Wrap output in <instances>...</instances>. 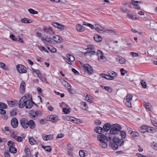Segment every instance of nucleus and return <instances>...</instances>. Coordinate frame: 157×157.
Here are the masks:
<instances>
[{"label": "nucleus", "mask_w": 157, "mask_h": 157, "mask_svg": "<svg viewBox=\"0 0 157 157\" xmlns=\"http://www.w3.org/2000/svg\"><path fill=\"white\" fill-rule=\"evenodd\" d=\"M7 107V105L5 103L0 102V108L2 109H6Z\"/></svg>", "instance_id": "46"}, {"label": "nucleus", "mask_w": 157, "mask_h": 157, "mask_svg": "<svg viewBox=\"0 0 157 157\" xmlns=\"http://www.w3.org/2000/svg\"><path fill=\"white\" fill-rule=\"evenodd\" d=\"M118 62L121 64H123L126 63V60L124 58L119 57L118 58Z\"/></svg>", "instance_id": "37"}, {"label": "nucleus", "mask_w": 157, "mask_h": 157, "mask_svg": "<svg viewBox=\"0 0 157 157\" xmlns=\"http://www.w3.org/2000/svg\"><path fill=\"white\" fill-rule=\"evenodd\" d=\"M29 142L32 145L36 144V141L33 137H30L29 138Z\"/></svg>", "instance_id": "36"}, {"label": "nucleus", "mask_w": 157, "mask_h": 157, "mask_svg": "<svg viewBox=\"0 0 157 157\" xmlns=\"http://www.w3.org/2000/svg\"><path fill=\"white\" fill-rule=\"evenodd\" d=\"M139 130L142 133L146 132L150 133L153 131L152 127L144 125L139 127Z\"/></svg>", "instance_id": "4"}, {"label": "nucleus", "mask_w": 157, "mask_h": 157, "mask_svg": "<svg viewBox=\"0 0 157 157\" xmlns=\"http://www.w3.org/2000/svg\"><path fill=\"white\" fill-rule=\"evenodd\" d=\"M94 48L93 45H89L88 46V48L86 49V50L87 51L94 50Z\"/></svg>", "instance_id": "52"}, {"label": "nucleus", "mask_w": 157, "mask_h": 157, "mask_svg": "<svg viewBox=\"0 0 157 157\" xmlns=\"http://www.w3.org/2000/svg\"><path fill=\"white\" fill-rule=\"evenodd\" d=\"M118 138L113 137V141L110 143L109 145L112 149L114 150H117L118 148Z\"/></svg>", "instance_id": "5"}, {"label": "nucleus", "mask_w": 157, "mask_h": 157, "mask_svg": "<svg viewBox=\"0 0 157 157\" xmlns=\"http://www.w3.org/2000/svg\"><path fill=\"white\" fill-rule=\"evenodd\" d=\"M41 38L42 40H44L52 44L53 43L52 39L48 36H43L41 37Z\"/></svg>", "instance_id": "21"}, {"label": "nucleus", "mask_w": 157, "mask_h": 157, "mask_svg": "<svg viewBox=\"0 0 157 157\" xmlns=\"http://www.w3.org/2000/svg\"><path fill=\"white\" fill-rule=\"evenodd\" d=\"M101 87L105 90L106 91L111 92L112 91V89L109 86H101Z\"/></svg>", "instance_id": "42"}, {"label": "nucleus", "mask_w": 157, "mask_h": 157, "mask_svg": "<svg viewBox=\"0 0 157 157\" xmlns=\"http://www.w3.org/2000/svg\"><path fill=\"white\" fill-rule=\"evenodd\" d=\"M31 118L35 120L38 116L41 115V112L40 111L31 110L29 113Z\"/></svg>", "instance_id": "3"}, {"label": "nucleus", "mask_w": 157, "mask_h": 157, "mask_svg": "<svg viewBox=\"0 0 157 157\" xmlns=\"http://www.w3.org/2000/svg\"><path fill=\"white\" fill-rule=\"evenodd\" d=\"M127 17L131 19H133L134 18L133 14L130 13H127Z\"/></svg>", "instance_id": "59"}, {"label": "nucleus", "mask_w": 157, "mask_h": 157, "mask_svg": "<svg viewBox=\"0 0 157 157\" xmlns=\"http://www.w3.org/2000/svg\"><path fill=\"white\" fill-rule=\"evenodd\" d=\"M31 129H33L35 128V124L33 120H30L28 121V127Z\"/></svg>", "instance_id": "24"}, {"label": "nucleus", "mask_w": 157, "mask_h": 157, "mask_svg": "<svg viewBox=\"0 0 157 157\" xmlns=\"http://www.w3.org/2000/svg\"><path fill=\"white\" fill-rule=\"evenodd\" d=\"M145 104H144V105L146 108L148 109L149 110H151V108L149 105V104L148 103H146L145 102Z\"/></svg>", "instance_id": "58"}, {"label": "nucleus", "mask_w": 157, "mask_h": 157, "mask_svg": "<svg viewBox=\"0 0 157 157\" xmlns=\"http://www.w3.org/2000/svg\"><path fill=\"white\" fill-rule=\"evenodd\" d=\"M96 52L94 50H91L90 51L86 52L84 53V55L86 56H89L90 57H91L92 55L95 54Z\"/></svg>", "instance_id": "26"}, {"label": "nucleus", "mask_w": 157, "mask_h": 157, "mask_svg": "<svg viewBox=\"0 0 157 157\" xmlns=\"http://www.w3.org/2000/svg\"><path fill=\"white\" fill-rule=\"evenodd\" d=\"M25 153L28 156H30L31 155V153L30 150L29 148H26L25 150Z\"/></svg>", "instance_id": "55"}, {"label": "nucleus", "mask_w": 157, "mask_h": 157, "mask_svg": "<svg viewBox=\"0 0 157 157\" xmlns=\"http://www.w3.org/2000/svg\"><path fill=\"white\" fill-rule=\"evenodd\" d=\"M81 107L83 109L87 110L88 109V105L86 102H82L80 103Z\"/></svg>", "instance_id": "30"}, {"label": "nucleus", "mask_w": 157, "mask_h": 157, "mask_svg": "<svg viewBox=\"0 0 157 157\" xmlns=\"http://www.w3.org/2000/svg\"><path fill=\"white\" fill-rule=\"evenodd\" d=\"M109 132L112 135L118 134V124H112Z\"/></svg>", "instance_id": "8"}, {"label": "nucleus", "mask_w": 157, "mask_h": 157, "mask_svg": "<svg viewBox=\"0 0 157 157\" xmlns=\"http://www.w3.org/2000/svg\"><path fill=\"white\" fill-rule=\"evenodd\" d=\"M97 53L98 56V59L100 62H103L107 60V58L104 56V54L102 51L100 50H98Z\"/></svg>", "instance_id": "6"}, {"label": "nucleus", "mask_w": 157, "mask_h": 157, "mask_svg": "<svg viewBox=\"0 0 157 157\" xmlns=\"http://www.w3.org/2000/svg\"><path fill=\"white\" fill-rule=\"evenodd\" d=\"M94 40L97 42H100L102 40V37L98 35H95L94 36Z\"/></svg>", "instance_id": "32"}, {"label": "nucleus", "mask_w": 157, "mask_h": 157, "mask_svg": "<svg viewBox=\"0 0 157 157\" xmlns=\"http://www.w3.org/2000/svg\"><path fill=\"white\" fill-rule=\"evenodd\" d=\"M52 25L55 27L59 29L63 30L64 29V26L59 23L57 22L52 23Z\"/></svg>", "instance_id": "16"}, {"label": "nucleus", "mask_w": 157, "mask_h": 157, "mask_svg": "<svg viewBox=\"0 0 157 157\" xmlns=\"http://www.w3.org/2000/svg\"><path fill=\"white\" fill-rule=\"evenodd\" d=\"M21 124L24 128H27L28 127V121L25 118H22L20 121Z\"/></svg>", "instance_id": "10"}, {"label": "nucleus", "mask_w": 157, "mask_h": 157, "mask_svg": "<svg viewBox=\"0 0 157 157\" xmlns=\"http://www.w3.org/2000/svg\"><path fill=\"white\" fill-rule=\"evenodd\" d=\"M123 139H118V145L119 144L120 146H122L124 143V140Z\"/></svg>", "instance_id": "54"}, {"label": "nucleus", "mask_w": 157, "mask_h": 157, "mask_svg": "<svg viewBox=\"0 0 157 157\" xmlns=\"http://www.w3.org/2000/svg\"><path fill=\"white\" fill-rule=\"evenodd\" d=\"M77 31L79 32H83L84 30L83 27L80 24H78L76 27Z\"/></svg>", "instance_id": "29"}, {"label": "nucleus", "mask_w": 157, "mask_h": 157, "mask_svg": "<svg viewBox=\"0 0 157 157\" xmlns=\"http://www.w3.org/2000/svg\"><path fill=\"white\" fill-rule=\"evenodd\" d=\"M79 154L81 157H85L87 155L88 152L85 150H81L79 151Z\"/></svg>", "instance_id": "27"}, {"label": "nucleus", "mask_w": 157, "mask_h": 157, "mask_svg": "<svg viewBox=\"0 0 157 157\" xmlns=\"http://www.w3.org/2000/svg\"><path fill=\"white\" fill-rule=\"evenodd\" d=\"M125 105L128 107H132L131 101H126L125 102Z\"/></svg>", "instance_id": "57"}, {"label": "nucleus", "mask_w": 157, "mask_h": 157, "mask_svg": "<svg viewBox=\"0 0 157 157\" xmlns=\"http://www.w3.org/2000/svg\"><path fill=\"white\" fill-rule=\"evenodd\" d=\"M17 69L19 73H24L26 72V68L22 65L20 64L17 65Z\"/></svg>", "instance_id": "9"}, {"label": "nucleus", "mask_w": 157, "mask_h": 157, "mask_svg": "<svg viewBox=\"0 0 157 157\" xmlns=\"http://www.w3.org/2000/svg\"><path fill=\"white\" fill-rule=\"evenodd\" d=\"M7 145L9 147V148H10L14 146L15 144L13 141H10L8 142Z\"/></svg>", "instance_id": "43"}, {"label": "nucleus", "mask_w": 157, "mask_h": 157, "mask_svg": "<svg viewBox=\"0 0 157 157\" xmlns=\"http://www.w3.org/2000/svg\"><path fill=\"white\" fill-rule=\"evenodd\" d=\"M67 56L69 59L68 64L72 65V62H73L75 60L74 57L72 55L69 54H67Z\"/></svg>", "instance_id": "20"}, {"label": "nucleus", "mask_w": 157, "mask_h": 157, "mask_svg": "<svg viewBox=\"0 0 157 157\" xmlns=\"http://www.w3.org/2000/svg\"><path fill=\"white\" fill-rule=\"evenodd\" d=\"M11 124L13 128H17L18 124V121L16 118H13L11 120Z\"/></svg>", "instance_id": "15"}, {"label": "nucleus", "mask_w": 157, "mask_h": 157, "mask_svg": "<svg viewBox=\"0 0 157 157\" xmlns=\"http://www.w3.org/2000/svg\"><path fill=\"white\" fill-rule=\"evenodd\" d=\"M132 5H136V6H137V5L136 4V3L139 4L143 3V2H141V1H135V0H132Z\"/></svg>", "instance_id": "50"}, {"label": "nucleus", "mask_w": 157, "mask_h": 157, "mask_svg": "<svg viewBox=\"0 0 157 157\" xmlns=\"http://www.w3.org/2000/svg\"><path fill=\"white\" fill-rule=\"evenodd\" d=\"M133 96L131 94H128L126 97V101H131Z\"/></svg>", "instance_id": "51"}, {"label": "nucleus", "mask_w": 157, "mask_h": 157, "mask_svg": "<svg viewBox=\"0 0 157 157\" xmlns=\"http://www.w3.org/2000/svg\"><path fill=\"white\" fill-rule=\"evenodd\" d=\"M30 95V94H26L21 98L18 104V106L20 108H23L25 106L27 101L28 95Z\"/></svg>", "instance_id": "2"}, {"label": "nucleus", "mask_w": 157, "mask_h": 157, "mask_svg": "<svg viewBox=\"0 0 157 157\" xmlns=\"http://www.w3.org/2000/svg\"><path fill=\"white\" fill-rule=\"evenodd\" d=\"M84 95H86L85 98V100L90 102L92 101L93 100V98L91 95L86 93L84 94Z\"/></svg>", "instance_id": "25"}, {"label": "nucleus", "mask_w": 157, "mask_h": 157, "mask_svg": "<svg viewBox=\"0 0 157 157\" xmlns=\"http://www.w3.org/2000/svg\"><path fill=\"white\" fill-rule=\"evenodd\" d=\"M38 77L43 82H44L46 81V78L45 77L42 76V75Z\"/></svg>", "instance_id": "60"}, {"label": "nucleus", "mask_w": 157, "mask_h": 157, "mask_svg": "<svg viewBox=\"0 0 157 157\" xmlns=\"http://www.w3.org/2000/svg\"><path fill=\"white\" fill-rule=\"evenodd\" d=\"M130 134H132L133 137H138L139 136L138 133L135 131H131Z\"/></svg>", "instance_id": "45"}, {"label": "nucleus", "mask_w": 157, "mask_h": 157, "mask_svg": "<svg viewBox=\"0 0 157 157\" xmlns=\"http://www.w3.org/2000/svg\"><path fill=\"white\" fill-rule=\"evenodd\" d=\"M42 147L45 151L48 152H50L51 151L52 148L50 146H42Z\"/></svg>", "instance_id": "41"}, {"label": "nucleus", "mask_w": 157, "mask_h": 157, "mask_svg": "<svg viewBox=\"0 0 157 157\" xmlns=\"http://www.w3.org/2000/svg\"><path fill=\"white\" fill-rule=\"evenodd\" d=\"M25 82L23 81L20 84V86L19 91L21 94H23L25 93Z\"/></svg>", "instance_id": "12"}, {"label": "nucleus", "mask_w": 157, "mask_h": 157, "mask_svg": "<svg viewBox=\"0 0 157 157\" xmlns=\"http://www.w3.org/2000/svg\"><path fill=\"white\" fill-rule=\"evenodd\" d=\"M0 67L3 69H6V65L4 63L0 62Z\"/></svg>", "instance_id": "56"}, {"label": "nucleus", "mask_w": 157, "mask_h": 157, "mask_svg": "<svg viewBox=\"0 0 157 157\" xmlns=\"http://www.w3.org/2000/svg\"><path fill=\"white\" fill-rule=\"evenodd\" d=\"M9 151L13 154L17 152V149L14 147H12L9 148Z\"/></svg>", "instance_id": "39"}, {"label": "nucleus", "mask_w": 157, "mask_h": 157, "mask_svg": "<svg viewBox=\"0 0 157 157\" xmlns=\"http://www.w3.org/2000/svg\"><path fill=\"white\" fill-rule=\"evenodd\" d=\"M1 117L3 120H6L8 118V116L7 115L4 114L1 116Z\"/></svg>", "instance_id": "64"}, {"label": "nucleus", "mask_w": 157, "mask_h": 157, "mask_svg": "<svg viewBox=\"0 0 157 157\" xmlns=\"http://www.w3.org/2000/svg\"><path fill=\"white\" fill-rule=\"evenodd\" d=\"M151 147L154 150H157V144L153 142L151 145Z\"/></svg>", "instance_id": "63"}, {"label": "nucleus", "mask_w": 157, "mask_h": 157, "mask_svg": "<svg viewBox=\"0 0 157 157\" xmlns=\"http://www.w3.org/2000/svg\"><path fill=\"white\" fill-rule=\"evenodd\" d=\"M15 140H16L18 142H21L22 141L23 139L21 136H18L16 135H14L12 137Z\"/></svg>", "instance_id": "38"}, {"label": "nucleus", "mask_w": 157, "mask_h": 157, "mask_svg": "<svg viewBox=\"0 0 157 157\" xmlns=\"http://www.w3.org/2000/svg\"><path fill=\"white\" fill-rule=\"evenodd\" d=\"M72 122L77 124H80L82 123V121L79 119H78L73 117Z\"/></svg>", "instance_id": "40"}, {"label": "nucleus", "mask_w": 157, "mask_h": 157, "mask_svg": "<svg viewBox=\"0 0 157 157\" xmlns=\"http://www.w3.org/2000/svg\"><path fill=\"white\" fill-rule=\"evenodd\" d=\"M67 149L70 151H72L73 150V147L71 144H69L67 146Z\"/></svg>", "instance_id": "61"}, {"label": "nucleus", "mask_w": 157, "mask_h": 157, "mask_svg": "<svg viewBox=\"0 0 157 157\" xmlns=\"http://www.w3.org/2000/svg\"><path fill=\"white\" fill-rule=\"evenodd\" d=\"M50 121L52 122H56L59 120L57 115H50L49 117Z\"/></svg>", "instance_id": "17"}, {"label": "nucleus", "mask_w": 157, "mask_h": 157, "mask_svg": "<svg viewBox=\"0 0 157 157\" xmlns=\"http://www.w3.org/2000/svg\"><path fill=\"white\" fill-rule=\"evenodd\" d=\"M73 117L67 115L65 118V119L67 121H71L72 122Z\"/></svg>", "instance_id": "47"}, {"label": "nucleus", "mask_w": 157, "mask_h": 157, "mask_svg": "<svg viewBox=\"0 0 157 157\" xmlns=\"http://www.w3.org/2000/svg\"><path fill=\"white\" fill-rule=\"evenodd\" d=\"M52 40L53 42L54 40L56 42L58 43H60L63 41L62 38L59 36L56 35H55L53 36Z\"/></svg>", "instance_id": "14"}, {"label": "nucleus", "mask_w": 157, "mask_h": 157, "mask_svg": "<svg viewBox=\"0 0 157 157\" xmlns=\"http://www.w3.org/2000/svg\"><path fill=\"white\" fill-rule=\"evenodd\" d=\"M120 72L121 74L122 75H124L125 74H127L128 71L126 70H124V68H121L120 70Z\"/></svg>", "instance_id": "48"}, {"label": "nucleus", "mask_w": 157, "mask_h": 157, "mask_svg": "<svg viewBox=\"0 0 157 157\" xmlns=\"http://www.w3.org/2000/svg\"><path fill=\"white\" fill-rule=\"evenodd\" d=\"M21 21L22 22L25 23H31L32 22L31 20L26 18L22 19Z\"/></svg>", "instance_id": "35"}, {"label": "nucleus", "mask_w": 157, "mask_h": 157, "mask_svg": "<svg viewBox=\"0 0 157 157\" xmlns=\"http://www.w3.org/2000/svg\"><path fill=\"white\" fill-rule=\"evenodd\" d=\"M53 135H44L42 136V138L44 140L47 141L53 139Z\"/></svg>", "instance_id": "22"}, {"label": "nucleus", "mask_w": 157, "mask_h": 157, "mask_svg": "<svg viewBox=\"0 0 157 157\" xmlns=\"http://www.w3.org/2000/svg\"><path fill=\"white\" fill-rule=\"evenodd\" d=\"M97 31L100 32L101 31H103L105 32L104 30V28L98 24H95L94 29Z\"/></svg>", "instance_id": "19"}, {"label": "nucleus", "mask_w": 157, "mask_h": 157, "mask_svg": "<svg viewBox=\"0 0 157 157\" xmlns=\"http://www.w3.org/2000/svg\"><path fill=\"white\" fill-rule=\"evenodd\" d=\"M63 106H64V105H66L67 107H64L63 108V112L66 114H68L70 112V110L69 109V108H67V105L65 104L64 103H62Z\"/></svg>", "instance_id": "28"}, {"label": "nucleus", "mask_w": 157, "mask_h": 157, "mask_svg": "<svg viewBox=\"0 0 157 157\" xmlns=\"http://www.w3.org/2000/svg\"><path fill=\"white\" fill-rule=\"evenodd\" d=\"M29 12L31 14H35L38 13V12L32 9H29L28 10Z\"/></svg>", "instance_id": "49"}, {"label": "nucleus", "mask_w": 157, "mask_h": 157, "mask_svg": "<svg viewBox=\"0 0 157 157\" xmlns=\"http://www.w3.org/2000/svg\"><path fill=\"white\" fill-rule=\"evenodd\" d=\"M17 104V101H10L8 102V105L10 107H14Z\"/></svg>", "instance_id": "33"}, {"label": "nucleus", "mask_w": 157, "mask_h": 157, "mask_svg": "<svg viewBox=\"0 0 157 157\" xmlns=\"http://www.w3.org/2000/svg\"><path fill=\"white\" fill-rule=\"evenodd\" d=\"M39 48L40 51H42L43 50L46 52H48V51L45 47L40 46L39 47Z\"/></svg>", "instance_id": "62"}, {"label": "nucleus", "mask_w": 157, "mask_h": 157, "mask_svg": "<svg viewBox=\"0 0 157 157\" xmlns=\"http://www.w3.org/2000/svg\"><path fill=\"white\" fill-rule=\"evenodd\" d=\"M43 30L45 33L47 34H48L50 35H53L54 33L52 28L51 27L44 28Z\"/></svg>", "instance_id": "13"}, {"label": "nucleus", "mask_w": 157, "mask_h": 157, "mask_svg": "<svg viewBox=\"0 0 157 157\" xmlns=\"http://www.w3.org/2000/svg\"><path fill=\"white\" fill-rule=\"evenodd\" d=\"M112 125L109 123H107L105 124L103 127V129L105 132L108 131L111 128Z\"/></svg>", "instance_id": "18"}, {"label": "nucleus", "mask_w": 157, "mask_h": 157, "mask_svg": "<svg viewBox=\"0 0 157 157\" xmlns=\"http://www.w3.org/2000/svg\"><path fill=\"white\" fill-rule=\"evenodd\" d=\"M28 97L27 101L26 103L25 107L26 109H30L33 106V102L32 100V96L31 95H28Z\"/></svg>", "instance_id": "7"}, {"label": "nucleus", "mask_w": 157, "mask_h": 157, "mask_svg": "<svg viewBox=\"0 0 157 157\" xmlns=\"http://www.w3.org/2000/svg\"><path fill=\"white\" fill-rule=\"evenodd\" d=\"M63 81L62 82V85L64 86L67 87V88L68 89L69 92L70 91V89L71 88V86L70 85L67 81H65L64 79L62 78H61Z\"/></svg>", "instance_id": "23"}, {"label": "nucleus", "mask_w": 157, "mask_h": 157, "mask_svg": "<svg viewBox=\"0 0 157 157\" xmlns=\"http://www.w3.org/2000/svg\"><path fill=\"white\" fill-rule=\"evenodd\" d=\"M94 131L97 133L101 134L102 132L103 129L101 127L98 126L94 128Z\"/></svg>", "instance_id": "31"}, {"label": "nucleus", "mask_w": 157, "mask_h": 157, "mask_svg": "<svg viewBox=\"0 0 157 157\" xmlns=\"http://www.w3.org/2000/svg\"><path fill=\"white\" fill-rule=\"evenodd\" d=\"M98 140L100 141L99 144L100 146L103 148H105L107 147V144L105 142V140L110 141L111 140L112 137L109 134H106V136L101 134L97 136Z\"/></svg>", "instance_id": "1"}, {"label": "nucleus", "mask_w": 157, "mask_h": 157, "mask_svg": "<svg viewBox=\"0 0 157 157\" xmlns=\"http://www.w3.org/2000/svg\"><path fill=\"white\" fill-rule=\"evenodd\" d=\"M83 67L84 69L86 70L89 74H92L93 72V69L91 66L90 65L86 64L84 65Z\"/></svg>", "instance_id": "11"}, {"label": "nucleus", "mask_w": 157, "mask_h": 157, "mask_svg": "<svg viewBox=\"0 0 157 157\" xmlns=\"http://www.w3.org/2000/svg\"><path fill=\"white\" fill-rule=\"evenodd\" d=\"M118 134L121 136V139H124L126 136V134L124 131L122 130L118 132Z\"/></svg>", "instance_id": "34"}, {"label": "nucleus", "mask_w": 157, "mask_h": 157, "mask_svg": "<svg viewBox=\"0 0 157 157\" xmlns=\"http://www.w3.org/2000/svg\"><path fill=\"white\" fill-rule=\"evenodd\" d=\"M120 9L124 13L128 12H130V11L127 9H126L124 7H120Z\"/></svg>", "instance_id": "53"}, {"label": "nucleus", "mask_w": 157, "mask_h": 157, "mask_svg": "<svg viewBox=\"0 0 157 157\" xmlns=\"http://www.w3.org/2000/svg\"><path fill=\"white\" fill-rule=\"evenodd\" d=\"M140 83L143 88L144 89L146 88L147 84L146 82L143 80H141L140 81Z\"/></svg>", "instance_id": "44"}]
</instances>
